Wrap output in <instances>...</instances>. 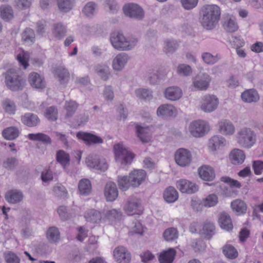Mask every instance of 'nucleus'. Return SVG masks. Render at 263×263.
Masks as SVG:
<instances>
[{
	"label": "nucleus",
	"instance_id": "f257e3e1",
	"mask_svg": "<svg viewBox=\"0 0 263 263\" xmlns=\"http://www.w3.org/2000/svg\"><path fill=\"white\" fill-rule=\"evenodd\" d=\"M221 9L214 4L204 5L200 12V22L206 29H212L220 20Z\"/></svg>",
	"mask_w": 263,
	"mask_h": 263
},
{
	"label": "nucleus",
	"instance_id": "f03ea898",
	"mask_svg": "<svg viewBox=\"0 0 263 263\" xmlns=\"http://www.w3.org/2000/svg\"><path fill=\"white\" fill-rule=\"evenodd\" d=\"M4 75L6 86L11 90L19 91L24 88L26 84L25 77L18 69H9Z\"/></svg>",
	"mask_w": 263,
	"mask_h": 263
},
{
	"label": "nucleus",
	"instance_id": "7ed1b4c3",
	"mask_svg": "<svg viewBox=\"0 0 263 263\" xmlns=\"http://www.w3.org/2000/svg\"><path fill=\"white\" fill-rule=\"evenodd\" d=\"M111 45L117 50L128 51L133 49L137 45L138 40L136 38L126 39L120 32H114L110 37Z\"/></svg>",
	"mask_w": 263,
	"mask_h": 263
},
{
	"label": "nucleus",
	"instance_id": "20e7f679",
	"mask_svg": "<svg viewBox=\"0 0 263 263\" xmlns=\"http://www.w3.org/2000/svg\"><path fill=\"white\" fill-rule=\"evenodd\" d=\"M114 150L116 161L121 167L124 168L126 165L131 164L135 155L123 143L115 144Z\"/></svg>",
	"mask_w": 263,
	"mask_h": 263
},
{
	"label": "nucleus",
	"instance_id": "39448f33",
	"mask_svg": "<svg viewBox=\"0 0 263 263\" xmlns=\"http://www.w3.org/2000/svg\"><path fill=\"white\" fill-rule=\"evenodd\" d=\"M256 139V133L249 127L240 128L236 134L237 143L243 148H251L255 144Z\"/></svg>",
	"mask_w": 263,
	"mask_h": 263
},
{
	"label": "nucleus",
	"instance_id": "423d86ee",
	"mask_svg": "<svg viewBox=\"0 0 263 263\" xmlns=\"http://www.w3.org/2000/svg\"><path fill=\"white\" fill-rule=\"evenodd\" d=\"M210 130L209 123L203 120H195L192 122L189 126V131L194 137H201Z\"/></svg>",
	"mask_w": 263,
	"mask_h": 263
},
{
	"label": "nucleus",
	"instance_id": "0eeeda50",
	"mask_svg": "<svg viewBox=\"0 0 263 263\" xmlns=\"http://www.w3.org/2000/svg\"><path fill=\"white\" fill-rule=\"evenodd\" d=\"M218 104V99L215 96L206 95L201 98L200 108L205 112H211L217 109Z\"/></svg>",
	"mask_w": 263,
	"mask_h": 263
},
{
	"label": "nucleus",
	"instance_id": "6e6552de",
	"mask_svg": "<svg viewBox=\"0 0 263 263\" xmlns=\"http://www.w3.org/2000/svg\"><path fill=\"white\" fill-rule=\"evenodd\" d=\"M85 162L88 167L96 170L105 171L108 168L106 160L97 156L89 155L86 158Z\"/></svg>",
	"mask_w": 263,
	"mask_h": 263
},
{
	"label": "nucleus",
	"instance_id": "1a4fd4ad",
	"mask_svg": "<svg viewBox=\"0 0 263 263\" xmlns=\"http://www.w3.org/2000/svg\"><path fill=\"white\" fill-rule=\"evenodd\" d=\"M175 160L176 163L182 167L189 165L192 161L191 152L185 148H179L175 154Z\"/></svg>",
	"mask_w": 263,
	"mask_h": 263
},
{
	"label": "nucleus",
	"instance_id": "9d476101",
	"mask_svg": "<svg viewBox=\"0 0 263 263\" xmlns=\"http://www.w3.org/2000/svg\"><path fill=\"white\" fill-rule=\"evenodd\" d=\"M211 80L208 74L201 73L193 78V85L197 90H205L209 87Z\"/></svg>",
	"mask_w": 263,
	"mask_h": 263
},
{
	"label": "nucleus",
	"instance_id": "9b49d317",
	"mask_svg": "<svg viewBox=\"0 0 263 263\" xmlns=\"http://www.w3.org/2000/svg\"><path fill=\"white\" fill-rule=\"evenodd\" d=\"M123 11L126 16L133 18L141 20L144 16L143 9L135 4L125 5L123 7Z\"/></svg>",
	"mask_w": 263,
	"mask_h": 263
},
{
	"label": "nucleus",
	"instance_id": "f8f14e48",
	"mask_svg": "<svg viewBox=\"0 0 263 263\" xmlns=\"http://www.w3.org/2000/svg\"><path fill=\"white\" fill-rule=\"evenodd\" d=\"M114 257L118 263H129L131 255L128 250L124 247L118 246L113 251Z\"/></svg>",
	"mask_w": 263,
	"mask_h": 263
},
{
	"label": "nucleus",
	"instance_id": "ddd939ff",
	"mask_svg": "<svg viewBox=\"0 0 263 263\" xmlns=\"http://www.w3.org/2000/svg\"><path fill=\"white\" fill-rule=\"evenodd\" d=\"M176 186L182 193L188 194H193L198 190V187L195 183L186 179L177 181Z\"/></svg>",
	"mask_w": 263,
	"mask_h": 263
},
{
	"label": "nucleus",
	"instance_id": "4468645a",
	"mask_svg": "<svg viewBox=\"0 0 263 263\" xmlns=\"http://www.w3.org/2000/svg\"><path fill=\"white\" fill-rule=\"evenodd\" d=\"M124 210L129 215L141 214L142 212V208L140 200L136 198L130 199L125 205Z\"/></svg>",
	"mask_w": 263,
	"mask_h": 263
},
{
	"label": "nucleus",
	"instance_id": "2eb2a0df",
	"mask_svg": "<svg viewBox=\"0 0 263 263\" xmlns=\"http://www.w3.org/2000/svg\"><path fill=\"white\" fill-rule=\"evenodd\" d=\"M130 58L124 52L118 54L113 59L112 62V68L117 71H120L124 69Z\"/></svg>",
	"mask_w": 263,
	"mask_h": 263
},
{
	"label": "nucleus",
	"instance_id": "dca6fc26",
	"mask_svg": "<svg viewBox=\"0 0 263 263\" xmlns=\"http://www.w3.org/2000/svg\"><path fill=\"white\" fill-rule=\"evenodd\" d=\"M28 82L32 87L36 89L41 90L46 86L44 78L35 72H33L29 74Z\"/></svg>",
	"mask_w": 263,
	"mask_h": 263
},
{
	"label": "nucleus",
	"instance_id": "f3484780",
	"mask_svg": "<svg viewBox=\"0 0 263 263\" xmlns=\"http://www.w3.org/2000/svg\"><path fill=\"white\" fill-rule=\"evenodd\" d=\"M132 186L136 187L141 184L146 176V172L143 170H136L129 174Z\"/></svg>",
	"mask_w": 263,
	"mask_h": 263
},
{
	"label": "nucleus",
	"instance_id": "a211bd4d",
	"mask_svg": "<svg viewBox=\"0 0 263 263\" xmlns=\"http://www.w3.org/2000/svg\"><path fill=\"white\" fill-rule=\"evenodd\" d=\"M218 131L222 135L232 136L235 132L234 124L228 120H222L218 124Z\"/></svg>",
	"mask_w": 263,
	"mask_h": 263
},
{
	"label": "nucleus",
	"instance_id": "6ab92c4d",
	"mask_svg": "<svg viewBox=\"0 0 263 263\" xmlns=\"http://www.w3.org/2000/svg\"><path fill=\"white\" fill-rule=\"evenodd\" d=\"M77 137L84 141L87 145L103 143V139L101 137L88 133L79 132L77 134Z\"/></svg>",
	"mask_w": 263,
	"mask_h": 263
},
{
	"label": "nucleus",
	"instance_id": "aec40b11",
	"mask_svg": "<svg viewBox=\"0 0 263 263\" xmlns=\"http://www.w3.org/2000/svg\"><path fill=\"white\" fill-rule=\"evenodd\" d=\"M164 95L167 100L177 101L182 96V91L178 87L171 86L165 89Z\"/></svg>",
	"mask_w": 263,
	"mask_h": 263
},
{
	"label": "nucleus",
	"instance_id": "412c9836",
	"mask_svg": "<svg viewBox=\"0 0 263 263\" xmlns=\"http://www.w3.org/2000/svg\"><path fill=\"white\" fill-rule=\"evenodd\" d=\"M24 198L23 193L17 190H11L5 194L6 201L11 204H17L21 202Z\"/></svg>",
	"mask_w": 263,
	"mask_h": 263
},
{
	"label": "nucleus",
	"instance_id": "4be33fe9",
	"mask_svg": "<svg viewBox=\"0 0 263 263\" xmlns=\"http://www.w3.org/2000/svg\"><path fill=\"white\" fill-rule=\"evenodd\" d=\"M104 194L108 201H113L116 199L118 195V191L115 183L110 181L106 183Z\"/></svg>",
	"mask_w": 263,
	"mask_h": 263
},
{
	"label": "nucleus",
	"instance_id": "5701e85b",
	"mask_svg": "<svg viewBox=\"0 0 263 263\" xmlns=\"http://www.w3.org/2000/svg\"><path fill=\"white\" fill-rule=\"evenodd\" d=\"M137 137L143 143H148L151 140V132L150 128L146 126L143 127L139 124L136 126Z\"/></svg>",
	"mask_w": 263,
	"mask_h": 263
},
{
	"label": "nucleus",
	"instance_id": "b1692460",
	"mask_svg": "<svg viewBox=\"0 0 263 263\" xmlns=\"http://www.w3.org/2000/svg\"><path fill=\"white\" fill-rule=\"evenodd\" d=\"M200 177L205 181H212L215 177V174L213 168L208 165H203L198 170Z\"/></svg>",
	"mask_w": 263,
	"mask_h": 263
},
{
	"label": "nucleus",
	"instance_id": "393cba45",
	"mask_svg": "<svg viewBox=\"0 0 263 263\" xmlns=\"http://www.w3.org/2000/svg\"><path fill=\"white\" fill-rule=\"evenodd\" d=\"M223 27L229 32H234L238 29V25L236 18L231 15H227L224 19Z\"/></svg>",
	"mask_w": 263,
	"mask_h": 263
},
{
	"label": "nucleus",
	"instance_id": "a878e982",
	"mask_svg": "<svg viewBox=\"0 0 263 263\" xmlns=\"http://www.w3.org/2000/svg\"><path fill=\"white\" fill-rule=\"evenodd\" d=\"M242 101L246 103L257 102L259 100V96L254 89H249L243 91L241 95Z\"/></svg>",
	"mask_w": 263,
	"mask_h": 263
},
{
	"label": "nucleus",
	"instance_id": "bb28decb",
	"mask_svg": "<svg viewBox=\"0 0 263 263\" xmlns=\"http://www.w3.org/2000/svg\"><path fill=\"white\" fill-rule=\"evenodd\" d=\"M22 123L29 127L37 126L40 123V119L36 115L32 113H26L21 118Z\"/></svg>",
	"mask_w": 263,
	"mask_h": 263
},
{
	"label": "nucleus",
	"instance_id": "cd10ccee",
	"mask_svg": "<svg viewBox=\"0 0 263 263\" xmlns=\"http://www.w3.org/2000/svg\"><path fill=\"white\" fill-rule=\"evenodd\" d=\"M175 111V107L171 104H163L160 105L157 110V114L159 117L167 118L173 116Z\"/></svg>",
	"mask_w": 263,
	"mask_h": 263
},
{
	"label": "nucleus",
	"instance_id": "c85d7f7f",
	"mask_svg": "<svg viewBox=\"0 0 263 263\" xmlns=\"http://www.w3.org/2000/svg\"><path fill=\"white\" fill-rule=\"evenodd\" d=\"M246 158L243 152L239 149H234L230 154V159L235 165L242 164Z\"/></svg>",
	"mask_w": 263,
	"mask_h": 263
},
{
	"label": "nucleus",
	"instance_id": "c756f323",
	"mask_svg": "<svg viewBox=\"0 0 263 263\" xmlns=\"http://www.w3.org/2000/svg\"><path fill=\"white\" fill-rule=\"evenodd\" d=\"M218 221L220 227L227 231L233 229V224L230 216L225 212L221 213L219 215Z\"/></svg>",
	"mask_w": 263,
	"mask_h": 263
},
{
	"label": "nucleus",
	"instance_id": "7c9ffc66",
	"mask_svg": "<svg viewBox=\"0 0 263 263\" xmlns=\"http://www.w3.org/2000/svg\"><path fill=\"white\" fill-rule=\"evenodd\" d=\"M226 144V140L221 136H214L209 140V146L210 148L215 151L220 146H224Z\"/></svg>",
	"mask_w": 263,
	"mask_h": 263
},
{
	"label": "nucleus",
	"instance_id": "2f4dec72",
	"mask_svg": "<svg viewBox=\"0 0 263 263\" xmlns=\"http://www.w3.org/2000/svg\"><path fill=\"white\" fill-rule=\"evenodd\" d=\"M163 198L168 203L174 202L178 198V193L174 187L169 186L164 191Z\"/></svg>",
	"mask_w": 263,
	"mask_h": 263
},
{
	"label": "nucleus",
	"instance_id": "473e14b6",
	"mask_svg": "<svg viewBox=\"0 0 263 263\" xmlns=\"http://www.w3.org/2000/svg\"><path fill=\"white\" fill-rule=\"evenodd\" d=\"M80 194L82 195L87 196L91 191V184L88 179H81L78 184Z\"/></svg>",
	"mask_w": 263,
	"mask_h": 263
},
{
	"label": "nucleus",
	"instance_id": "72a5a7b5",
	"mask_svg": "<svg viewBox=\"0 0 263 263\" xmlns=\"http://www.w3.org/2000/svg\"><path fill=\"white\" fill-rule=\"evenodd\" d=\"M46 235L48 241L51 243H57L60 240V233L56 227L49 228L47 231Z\"/></svg>",
	"mask_w": 263,
	"mask_h": 263
},
{
	"label": "nucleus",
	"instance_id": "f704fd0d",
	"mask_svg": "<svg viewBox=\"0 0 263 263\" xmlns=\"http://www.w3.org/2000/svg\"><path fill=\"white\" fill-rule=\"evenodd\" d=\"M66 32V27L62 23L53 24L52 34L56 39L62 40L65 36Z\"/></svg>",
	"mask_w": 263,
	"mask_h": 263
},
{
	"label": "nucleus",
	"instance_id": "c9c22d12",
	"mask_svg": "<svg viewBox=\"0 0 263 263\" xmlns=\"http://www.w3.org/2000/svg\"><path fill=\"white\" fill-rule=\"evenodd\" d=\"M84 216L87 221L94 223L99 222L102 219L101 213L94 209L86 212Z\"/></svg>",
	"mask_w": 263,
	"mask_h": 263
},
{
	"label": "nucleus",
	"instance_id": "e433bc0d",
	"mask_svg": "<svg viewBox=\"0 0 263 263\" xmlns=\"http://www.w3.org/2000/svg\"><path fill=\"white\" fill-rule=\"evenodd\" d=\"M175 255V250L174 249H170L160 255L159 260L160 263H172Z\"/></svg>",
	"mask_w": 263,
	"mask_h": 263
},
{
	"label": "nucleus",
	"instance_id": "4c0bfd02",
	"mask_svg": "<svg viewBox=\"0 0 263 263\" xmlns=\"http://www.w3.org/2000/svg\"><path fill=\"white\" fill-rule=\"evenodd\" d=\"M59 10L63 12H68L72 10L75 5V0H57Z\"/></svg>",
	"mask_w": 263,
	"mask_h": 263
},
{
	"label": "nucleus",
	"instance_id": "58836bf2",
	"mask_svg": "<svg viewBox=\"0 0 263 263\" xmlns=\"http://www.w3.org/2000/svg\"><path fill=\"white\" fill-rule=\"evenodd\" d=\"M1 16L3 20L9 21L14 17L13 10L10 5H3L0 7Z\"/></svg>",
	"mask_w": 263,
	"mask_h": 263
},
{
	"label": "nucleus",
	"instance_id": "ea45409f",
	"mask_svg": "<svg viewBox=\"0 0 263 263\" xmlns=\"http://www.w3.org/2000/svg\"><path fill=\"white\" fill-rule=\"evenodd\" d=\"M27 137L31 140L41 141L44 144H49L51 143L50 138L43 133L29 134Z\"/></svg>",
	"mask_w": 263,
	"mask_h": 263
},
{
	"label": "nucleus",
	"instance_id": "a19ab883",
	"mask_svg": "<svg viewBox=\"0 0 263 263\" xmlns=\"http://www.w3.org/2000/svg\"><path fill=\"white\" fill-rule=\"evenodd\" d=\"M97 5L93 2L87 3L82 9L83 13L87 17L93 16L97 12Z\"/></svg>",
	"mask_w": 263,
	"mask_h": 263
},
{
	"label": "nucleus",
	"instance_id": "79ce46f5",
	"mask_svg": "<svg viewBox=\"0 0 263 263\" xmlns=\"http://www.w3.org/2000/svg\"><path fill=\"white\" fill-rule=\"evenodd\" d=\"M222 252L227 258L231 259L236 258L238 255L235 248L230 244H226L223 247Z\"/></svg>",
	"mask_w": 263,
	"mask_h": 263
},
{
	"label": "nucleus",
	"instance_id": "37998d69",
	"mask_svg": "<svg viewBox=\"0 0 263 263\" xmlns=\"http://www.w3.org/2000/svg\"><path fill=\"white\" fill-rule=\"evenodd\" d=\"M201 58L204 62L208 65H213L216 63L221 59L219 54L213 55L209 52H203L201 55Z\"/></svg>",
	"mask_w": 263,
	"mask_h": 263
},
{
	"label": "nucleus",
	"instance_id": "c03bdc74",
	"mask_svg": "<svg viewBox=\"0 0 263 263\" xmlns=\"http://www.w3.org/2000/svg\"><path fill=\"white\" fill-rule=\"evenodd\" d=\"M231 206L233 211L236 212L238 214H243L247 210L246 203L240 199H236L232 201Z\"/></svg>",
	"mask_w": 263,
	"mask_h": 263
},
{
	"label": "nucleus",
	"instance_id": "a18cd8bd",
	"mask_svg": "<svg viewBox=\"0 0 263 263\" xmlns=\"http://www.w3.org/2000/svg\"><path fill=\"white\" fill-rule=\"evenodd\" d=\"M2 106L5 111L9 115H14L16 111V106L11 100L6 98L2 102Z\"/></svg>",
	"mask_w": 263,
	"mask_h": 263
},
{
	"label": "nucleus",
	"instance_id": "49530a36",
	"mask_svg": "<svg viewBox=\"0 0 263 263\" xmlns=\"http://www.w3.org/2000/svg\"><path fill=\"white\" fill-rule=\"evenodd\" d=\"M19 131L17 128L11 126L5 129L3 131V137L8 140H13L18 137Z\"/></svg>",
	"mask_w": 263,
	"mask_h": 263
},
{
	"label": "nucleus",
	"instance_id": "de8ad7c7",
	"mask_svg": "<svg viewBox=\"0 0 263 263\" xmlns=\"http://www.w3.org/2000/svg\"><path fill=\"white\" fill-rule=\"evenodd\" d=\"M136 96L140 99L150 100L153 98L151 90L146 88H138L135 90Z\"/></svg>",
	"mask_w": 263,
	"mask_h": 263
},
{
	"label": "nucleus",
	"instance_id": "09e8293b",
	"mask_svg": "<svg viewBox=\"0 0 263 263\" xmlns=\"http://www.w3.org/2000/svg\"><path fill=\"white\" fill-rule=\"evenodd\" d=\"M22 40L26 44H31L35 41L34 31L29 28H26L22 33Z\"/></svg>",
	"mask_w": 263,
	"mask_h": 263
},
{
	"label": "nucleus",
	"instance_id": "8fccbe9b",
	"mask_svg": "<svg viewBox=\"0 0 263 263\" xmlns=\"http://www.w3.org/2000/svg\"><path fill=\"white\" fill-rule=\"evenodd\" d=\"M57 160L64 168L69 163L70 158L69 154L63 150L59 151L57 153Z\"/></svg>",
	"mask_w": 263,
	"mask_h": 263
},
{
	"label": "nucleus",
	"instance_id": "3c124183",
	"mask_svg": "<svg viewBox=\"0 0 263 263\" xmlns=\"http://www.w3.org/2000/svg\"><path fill=\"white\" fill-rule=\"evenodd\" d=\"M117 182L120 189L123 191L127 190L132 186L129 176H119L117 179Z\"/></svg>",
	"mask_w": 263,
	"mask_h": 263
},
{
	"label": "nucleus",
	"instance_id": "603ef678",
	"mask_svg": "<svg viewBox=\"0 0 263 263\" xmlns=\"http://www.w3.org/2000/svg\"><path fill=\"white\" fill-rule=\"evenodd\" d=\"M163 236L164 239L167 241L175 240L178 236V231L174 228L167 229L164 232Z\"/></svg>",
	"mask_w": 263,
	"mask_h": 263
},
{
	"label": "nucleus",
	"instance_id": "864d4df0",
	"mask_svg": "<svg viewBox=\"0 0 263 263\" xmlns=\"http://www.w3.org/2000/svg\"><path fill=\"white\" fill-rule=\"evenodd\" d=\"M96 71L101 79L107 80L109 74V68L106 65H98L96 67Z\"/></svg>",
	"mask_w": 263,
	"mask_h": 263
},
{
	"label": "nucleus",
	"instance_id": "5fc2aeb1",
	"mask_svg": "<svg viewBox=\"0 0 263 263\" xmlns=\"http://www.w3.org/2000/svg\"><path fill=\"white\" fill-rule=\"evenodd\" d=\"M178 47V44L176 41L168 39L164 42V51L166 53H172L177 49Z\"/></svg>",
	"mask_w": 263,
	"mask_h": 263
},
{
	"label": "nucleus",
	"instance_id": "6e6d98bb",
	"mask_svg": "<svg viewBox=\"0 0 263 263\" xmlns=\"http://www.w3.org/2000/svg\"><path fill=\"white\" fill-rule=\"evenodd\" d=\"M218 202V197L215 194H210L203 199L202 204L205 207H212L216 205Z\"/></svg>",
	"mask_w": 263,
	"mask_h": 263
},
{
	"label": "nucleus",
	"instance_id": "4d7b16f0",
	"mask_svg": "<svg viewBox=\"0 0 263 263\" xmlns=\"http://www.w3.org/2000/svg\"><path fill=\"white\" fill-rule=\"evenodd\" d=\"M215 226L213 223L211 222H205L202 230V233L207 238H210L214 234Z\"/></svg>",
	"mask_w": 263,
	"mask_h": 263
},
{
	"label": "nucleus",
	"instance_id": "13d9d810",
	"mask_svg": "<svg viewBox=\"0 0 263 263\" xmlns=\"http://www.w3.org/2000/svg\"><path fill=\"white\" fill-rule=\"evenodd\" d=\"M77 107L78 104L75 101L66 102L65 104V109L66 110V116L67 117H71L75 112Z\"/></svg>",
	"mask_w": 263,
	"mask_h": 263
},
{
	"label": "nucleus",
	"instance_id": "bf43d9fd",
	"mask_svg": "<svg viewBox=\"0 0 263 263\" xmlns=\"http://www.w3.org/2000/svg\"><path fill=\"white\" fill-rule=\"evenodd\" d=\"M45 116L49 120L55 121L58 118V109L55 106H50L46 109Z\"/></svg>",
	"mask_w": 263,
	"mask_h": 263
},
{
	"label": "nucleus",
	"instance_id": "052dcab7",
	"mask_svg": "<svg viewBox=\"0 0 263 263\" xmlns=\"http://www.w3.org/2000/svg\"><path fill=\"white\" fill-rule=\"evenodd\" d=\"M106 217L110 220H120L122 218V213L120 211L116 209H112L106 213Z\"/></svg>",
	"mask_w": 263,
	"mask_h": 263
},
{
	"label": "nucleus",
	"instance_id": "680f3d73",
	"mask_svg": "<svg viewBox=\"0 0 263 263\" xmlns=\"http://www.w3.org/2000/svg\"><path fill=\"white\" fill-rule=\"evenodd\" d=\"M4 255L6 263H20V258L13 252H6Z\"/></svg>",
	"mask_w": 263,
	"mask_h": 263
},
{
	"label": "nucleus",
	"instance_id": "e2e57ef3",
	"mask_svg": "<svg viewBox=\"0 0 263 263\" xmlns=\"http://www.w3.org/2000/svg\"><path fill=\"white\" fill-rule=\"evenodd\" d=\"M192 70L191 67L184 64H180L177 67V73L183 76H189L192 73Z\"/></svg>",
	"mask_w": 263,
	"mask_h": 263
},
{
	"label": "nucleus",
	"instance_id": "0e129e2a",
	"mask_svg": "<svg viewBox=\"0 0 263 263\" xmlns=\"http://www.w3.org/2000/svg\"><path fill=\"white\" fill-rule=\"evenodd\" d=\"M56 74L61 83H65L68 81L69 74L67 69L59 68L56 71Z\"/></svg>",
	"mask_w": 263,
	"mask_h": 263
},
{
	"label": "nucleus",
	"instance_id": "69168bd1",
	"mask_svg": "<svg viewBox=\"0 0 263 263\" xmlns=\"http://www.w3.org/2000/svg\"><path fill=\"white\" fill-rule=\"evenodd\" d=\"M159 76L157 70H150L147 76V80L151 84H156L157 83Z\"/></svg>",
	"mask_w": 263,
	"mask_h": 263
},
{
	"label": "nucleus",
	"instance_id": "338daca9",
	"mask_svg": "<svg viewBox=\"0 0 263 263\" xmlns=\"http://www.w3.org/2000/svg\"><path fill=\"white\" fill-rule=\"evenodd\" d=\"M230 43L232 47L235 49L242 47L245 45L244 41L240 37L232 36L230 39Z\"/></svg>",
	"mask_w": 263,
	"mask_h": 263
},
{
	"label": "nucleus",
	"instance_id": "774afa93",
	"mask_svg": "<svg viewBox=\"0 0 263 263\" xmlns=\"http://www.w3.org/2000/svg\"><path fill=\"white\" fill-rule=\"evenodd\" d=\"M103 96L105 100L112 101L114 98V93L111 86L108 85L105 87L103 91Z\"/></svg>",
	"mask_w": 263,
	"mask_h": 263
}]
</instances>
